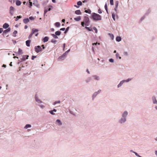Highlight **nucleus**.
<instances>
[{
  "mask_svg": "<svg viewBox=\"0 0 157 157\" xmlns=\"http://www.w3.org/2000/svg\"><path fill=\"white\" fill-rule=\"evenodd\" d=\"M128 113L127 111L124 110L121 113V117L118 120V123L121 124L125 123L127 119Z\"/></svg>",
  "mask_w": 157,
  "mask_h": 157,
  "instance_id": "nucleus-1",
  "label": "nucleus"
},
{
  "mask_svg": "<svg viewBox=\"0 0 157 157\" xmlns=\"http://www.w3.org/2000/svg\"><path fill=\"white\" fill-rule=\"evenodd\" d=\"M90 23V20L89 18L87 16H85L84 17L83 21L81 23V25L82 26H88Z\"/></svg>",
  "mask_w": 157,
  "mask_h": 157,
  "instance_id": "nucleus-2",
  "label": "nucleus"
},
{
  "mask_svg": "<svg viewBox=\"0 0 157 157\" xmlns=\"http://www.w3.org/2000/svg\"><path fill=\"white\" fill-rule=\"evenodd\" d=\"M92 17L94 20L96 21L101 20V15L94 13H92Z\"/></svg>",
  "mask_w": 157,
  "mask_h": 157,
  "instance_id": "nucleus-3",
  "label": "nucleus"
},
{
  "mask_svg": "<svg viewBox=\"0 0 157 157\" xmlns=\"http://www.w3.org/2000/svg\"><path fill=\"white\" fill-rule=\"evenodd\" d=\"M53 8V7L52 6H48L44 7V16H45L46 13L48 11H50Z\"/></svg>",
  "mask_w": 157,
  "mask_h": 157,
  "instance_id": "nucleus-4",
  "label": "nucleus"
},
{
  "mask_svg": "<svg viewBox=\"0 0 157 157\" xmlns=\"http://www.w3.org/2000/svg\"><path fill=\"white\" fill-rule=\"evenodd\" d=\"M101 90H98L97 91L94 92L92 96V100H94L95 98L101 92Z\"/></svg>",
  "mask_w": 157,
  "mask_h": 157,
  "instance_id": "nucleus-5",
  "label": "nucleus"
},
{
  "mask_svg": "<svg viewBox=\"0 0 157 157\" xmlns=\"http://www.w3.org/2000/svg\"><path fill=\"white\" fill-rule=\"evenodd\" d=\"M15 8L13 6H10V7L9 13L11 16H13L14 12L15 11Z\"/></svg>",
  "mask_w": 157,
  "mask_h": 157,
  "instance_id": "nucleus-6",
  "label": "nucleus"
},
{
  "mask_svg": "<svg viewBox=\"0 0 157 157\" xmlns=\"http://www.w3.org/2000/svg\"><path fill=\"white\" fill-rule=\"evenodd\" d=\"M92 78L94 80L99 81L100 80V77L97 75H94L92 76Z\"/></svg>",
  "mask_w": 157,
  "mask_h": 157,
  "instance_id": "nucleus-7",
  "label": "nucleus"
},
{
  "mask_svg": "<svg viewBox=\"0 0 157 157\" xmlns=\"http://www.w3.org/2000/svg\"><path fill=\"white\" fill-rule=\"evenodd\" d=\"M38 30L36 29H35L34 28L33 29H32L31 33L29 35V39H30L32 36L33 34L34 33L36 32H38Z\"/></svg>",
  "mask_w": 157,
  "mask_h": 157,
  "instance_id": "nucleus-8",
  "label": "nucleus"
},
{
  "mask_svg": "<svg viewBox=\"0 0 157 157\" xmlns=\"http://www.w3.org/2000/svg\"><path fill=\"white\" fill-rule=\"evenodd\" d=\"M34 49L35 52L36 53H38L42 51V48L40 46H35L34 48Z\"/></svg>",
  "mask_w": 157,
  "mask_h": 157,
  "instance_id": "nucleus-9",
  "label": "nucleus"
},
{
  "mask_svg": "<svg viewBox=\"0 0 157 157\" xmlns=\"http://www.w3.org/2000/svg\"><path fill=\"white\" fill-rule=\"evenodd\" d=\"M151 99L153 104H157V100L155 96H153L152 97Z\"/></svg>",
  "mask_w": 157,
  "mask_h": 157,
  "instance_id": "nucleus-10",
  "label": "nucleus"
},
{
  "mask_svg": "<svg viewBox=\"0 0 157 157\" xmlns=\"http://www.w3.org/2000/svg\"><path fill=\"white\" fill-rule=\"evenodd\" d=\"M66 56L65 55V53H63L62 56H60L58 58L59 60H64L66 57Z\"/></svg>",
  "mask_w": 157,
  "mask_h": 157,
  "instance_id": "nucleus-11",
  "label": "nucleus"
},
{
  "mask_svg": "<svg viewBox=\"0 0 157 157\" xmlns=\"http://www.w3.org/2000/svg\"><path fill=\"white\" fill-rule=\"evenodd\" d=\"M29 57L28 55H22L21 56V58L20 59L23 61H25L26 59H28Z\"/></svg>",
  "mask_w": 157,
  "mask_h": 157,
  "instance_id": "nucleus-12",
  "label": "nucleus"
},
{
  "mask_svg": "<svg viewBox=\"0 0 157 157\" xmlns=\"http://www.w3.org/2000/svg\"><path fill=\"white\" fill-rule=\"evenodd\" d=\"M35 98L36 101L38 103H41L42 102V101H41L38 98V96L37 95H35Z\"/></svg>",
  "mask_w": 157,
  "mask_h": 157,
  "instance_id": "nucleus-13",
  "label": "nucleus"
},
{
  "mask_svg": "<svg viewBox=\"0 0 157 157\" xmlns=\"http://www.w3.org/2000/svg\"><path fill=\"white\" fill-rule=\"evenodd\" d=\"M124 82H125L124 80L121 81L117 85V88H119L122 86Z\"/></svg>",
  "mask_w": 157,
  "mask_h": 157,
  "instance_id": "nucleus-14",
  "label": "nucleus"
},
{
  "mask_svg": "<svg viewBox=\"0 0 157 157\" xmlns=\"http://www.w3.org/2000/svg\"><path fill=\"white\" fill-rule=\"evenodd\" d=\"M33 5L38 8L40 7V5L38 3V1L37 0L34 1L33 2Z\"/></svg>",
  "mask_w": 157,
  "mask_h": 157,
  "instance_id": "nucleus-15",
  "label": "nucleus"
},
{
  "mask_svg": "<svg viewBox=\"0 0 157 157\" xmlns=\"http://www.w3.org/2000/svg\"><path fill=\"white\" fill-rule=\"evenodd\" d=\"M56 124L60 126L63 124L62 123L61 121L59 119H57L56 121Z\"/></svg>",
  "mask_w": 157,
  "mask_h": 157,
  "instance_id": "nucleus-16",
  "label": "nucleus"
},
{
  "mask_svg": "<svg viewBox=\"0 0 157 157\" xmlns=\"http://www.w3.org/2000/svg\"><path fill=\"white\" fill-rule=\"evenodd\" d=\"M14 52L18 54L19 55H22L23 53L22 50L21 48H20L18 49V52Z\"/></svg>",
  "mask_w": 157,
  "mask_h": 157,
  "instance_id": "nucleus-17",
  "label": "nucleus"
},
{
  "mask_svg": "<svg viewBox=\"0 0 157 157\" xmlns=\"http://www.w3.org/2000/svg\"><path fill=\"white\" fill-rule=\"evenodd\" d=\"M10 28H9L5 30L3 32V35H5L7 33L9 32L10 30Z\"/></svg>",
  "mask_w": 157,
  "mask_h": 157,
  "instance_id": "nucleus-18",
  "label": "nucleus"
},
{
  "mask_svg": "<svg viewBox=\"0 0 157 157\" xmlns=\"http://www.w3.org/2000/svg\"><path fill=\"white\" fill-rule=\"evenodd\" d=\"M57 110L56 109H54L52 110H50L49 111V113L52 115H55V114L53 112H56Z\"/></svg>",
  "mask_w": 157,
  "mask_h": 157,
  "instance_id": "nucleus-19",
  "label": "nucleus"
},
{
  "mask_svg": "<svg viewBox=\"0 0 157 157\" xmlns=\"http://www.w3.org/2000/svg\"><path fill=\"white\" fill-rule=\"evenodd\" d=\"M91 80V77H88L85 80V82L86 83H88L90 82Z\"/></svg>",
  "mask_w": 157,
  "mask_h": 157,
  "instance_id": "nucleus-20",
  "label": "nucleus"
},
{
  "mask_svg": "<svg viewBox=\"0 0 157 157\" xmlns=\"http://www.w3.org/2000/svg\"><path fill=\"white\" fill-rule=\"evenodd\" d=\"M25 42L26 45L28 47H29L30 46L31 40H28L26 41Z\"/></svg>",
  "mask_w": 157,
  "mask_h": 157,
  "instance_id": "nucleus-21",
  "label": "nucleus"
},
{
  "mask_svg": "<svg viewBox=\"0 0 157 157\" xmlns=\"http://www.w3.org/2000/svg\"><path fill=\"white\" fill-rule=\"evenodd\" d=\"M23 21L25 24H26L29 21V18H27L26 19H24Z\"/></svg>",
  "mask_w": 157,
  "mask_h": 157,
  "instance_id": "nucleus-22",
  "label": "nucleus"
},
{
  "mask_svg": "<svg viewBox=\"0 0 157 157\" xmlns=\"http://www.w3.org/2000/svg\"><path fill=\"white\" fill-rule=\"evenodd\" d=\"M9 25H8V24H7L6 23H5L2 26V27L4 29H6L7 28H8L9 27Z\"/></svg>",
  "mask_w": 157,
  "mask_h": 157,
  "instance_id": "nucleus-23",
  "label": "nucleus"
},
{
  "mask_svg": "<svg viewBox=\"0 0 157 157\" xmlns=\"http://www.w3.org/2000/svg\"><path fill=\"white\" fill-rule=\"evenodd\" d=\"M32 127V126L31 124H26L25 126V127H24V129H27L29 128H30L31 127Z\"/></svg>",
  "mask_w": 157,
  "mask_h": 157,
  "instance_id": "nucleus-24",
  "label": "nucleus"
},
{
  "mask_svg": "<svg viewBox=\"0 0 157 157\" xmlns=\"http://www.w3.org/2000/svg\"><path fill=\"white\" fill-rule=\"evenodd\" d=\"M26 5L28 6L30 8L31 7V6L32 5V2H27L26 3Z\"/></svg>",
  "mask_w": 157,
  "mask_h": 157,
  "instance_id": "nucleus-25",
  "label": "nucleus"
},
{
  "mask_svg": "<svg viewBox=\"0 0 157 157\" xmlns=\"http://www.w3.org/2000/svg\"><path fill=\"white\" fill-rule=\"evenodd\" d=\"M75 13L77 15H80L82 14L80 10H76L75 11Z\"/></svg>",
  "mask_w": 157,
  "mask_h": 157,
  "instance_id": "nucleus-26",
  "label": "nucleus"
},
{
  "mask_svg": "<svg viewBox=\"0 0 157 157\" xmlns=\"http://www.w3.org/2000/svg\"><path fill=\"white\" fill-rule=\"evenodd\" d=\"M74 19L75 21H78L81 20V17L80 16H78L77 17L75 18Z\"/></svg>",
  "mask_w": 157,
  "mask_h": 157,
  "instance_id": "nucleus-27",
  "label": "nucleus"
},
{
  "mask_svg": "<svg viewBox=\"0 0 157 157\" xmlns=\"http://www.w3.org/2000/svg\"><path fill=\"white\" fill-rule=\"evenodd\" d=\"M116 41L119 42L121 41V38L120 36H118L116 37Z\"/></svg>",
  "mask_w": 157,
  "mask_h": 157,
  "instance_id": "nucleus-28",
  "label": "nucleus"
},
{
  "mask_svg": "<svg viewBox=\"0 0 157 157\" xmlns=\"http://www.w3.org/2000/svg\"><path fill=\"white\" fill-rule=\"evenodd\" d=\"M49 38L47 36H46L44 37L43 40V42L44 43L47 42Z\"/></svg>",
  "mask_w": 157,
  "mask_h": 157,
  "instance_id": "nucleus-29",
  "label": "nucleus"
},
{
  "mask_svg": "<svg viewBox=\"0 0 157 157\" xmlns=\"http://www.w3.org/2000/svg\"><path fill=\"white\" fill-rule=\"evenodd\" d=\"M21 2L20 1L17 0L16 1V4L17 6H19L21 5Z\"/></svg>",
  "mask_w": 157,
  "mask_h": 157,
  "instance_id": "nucleus-30",
  "label": "nucleus"
},
{
  "mask_svg": "<svg viewBox=\"0 0 157 157\" xmlns=\"http://www.w3.org/2000/svg\"><path fill=\"white\" fill-rule=\"evenodd\" d=\"M145 18V16L144 15L143 16H142L140 19L139 21V22L140 23Z\"/></svg>",
  "mask_w": 157,
  "mask_h": 157,
  "instance_id": "nucleus-31",
  "label": "nucleus"
},
{
  "mask_svg": "<svg viewBox=\"0 0 157 157\" xmlns=\"http://www.w3.org/2000/svg\"><path fill=\"white\" fill-rule=\"evenodd\" d=\"M132 79V78H129L126 80H124L125 82H128L131 81Z\"/></svg>",
  "mask_w": 157,
  "mask_h": 157,
  "instance_id": "nucleus-32",
  "label": "nucleus"
},
{
  "mask_svg": "<svg viewBox=\"0 0 157 157\" xmlns=\"http://www.w3.org/2000/svg\"><path fill=\"white\" fill-rule=\"evenodd\" d=\"M51 35L55 39H58V37L56 34H51Z\"/></svg>",
  "mask_w": 157,
  "mask_h": 157,
  "instance_id": "nucleus-33",
  "label": "nucleus"
},
{
  "mask_svg": "<svg viewBox=\"0 0 157 157\" xmlns=\"http://www.w3.org/2000/svg\"><path fill=\"white\" fill-rule=\"evenodd\" d=\"M61 32L59 31H57L55 33V34H56L57 36H59L61 34Z\"/></svg>",
  "mask_w": 157,
  "mask_h": 157,
  "instance_id": "nucleus-34",
  "label": "nucleus"
},
{
  "mask_svg": "<svg viewBox=\"0 0 157 157\" xmlns=\"http://www.w3.org/2000/svg\"><path fill=\"white\" fill-rule=\"evenodd\" d=\"M17 32L16 30H15L13 33V35L14 37H16V34L17 33Z\"/></svg>",
  "mask_w": 157,
  "mask_h": 157,
  "instance_id": "nucleus-35",
  "label": "nucleus"
},
{
  "mask_svg": "<svg viewBox=\"0 0 157 157\" xmlns=\"http://www.w3.org/2000/svg\"><path fill=\"white\" fill-rule=\"evenodd\" d=\"M61 102V101H55L53 103V105H55L57 104H59Z\"/></svg>",
  "mask_w": 157,
  "mask_h": 157,
  "instance_id": "nucleus-36",
  "label": "nucleus"
},
{
  "mask_svg": "<svg viewBox=\"0 0 157 157\" xmlns=\"http://www.w3.org/2000/svg\"><path fill=\"white\" fill-rule=\"evenodd\" d=\"M116 57L117 58H118L120 59H121V57L120 56L119 54L118 53H117L116 54Z\"/></svg>",
  "mask_w": 157,
  "mask_h": 157,
  "instance_id": "nucleus-37",
  "label": "nucleus"
},
{
  "mask_svg": "<svg viewBox=\"0 0 157 157\" xmlns=\"http://www.w3.org/2000/svg\"><path fill=\"white\" fill-rule=\"evenodd\" d=\"M109 36L111 38L112 40H113L114 36L113 34L111 33H109Z\"/></svg>",
  "mask_w": 157,
  "mask_h": 157,
  "instance_id": "nucleus-38",
  "label": "nucleus"
},
{
  "mask_svg": "<svg viewBox=\"0 0 157 157\" xmlns=\"http://www.w3.org/2000/svg\"><path fill=\"white\" fill-rule=\"evenodd\" d=\"M60 24L59 22H57L55 23V25L57 27H59L60 26Z\"/></svg>",
  "mask_w": 157,
  "mask_h": 157,
  "instance_id": "nucleus-39",
  "label": "nucleus"
},
{
  "mask_svg": "<svg viewBox=\"0 0 157 157\" xmlns=\"http://www.w3.org/2000/svg\"><path fill=\"white\" fill-rule=\"evenodd\" d=\"M104 7H105V10H106L107 13H108V9H107V5L106 3H105V5Z\"/></svg>",
  "mask_w": 157,
  "mask_h": 157,
  "instance_id": "nucleus-40",
  "label": "nucleus"
},
{
  "mask_svg": "<svg viewBox=\"0 0 157 157\" xmlns=\"http://www.w3.org/2000/svg\"><path fill=\"white\" fill-rule=\"evenodd\" d=\"M85 12L86 13H88L89 14L91 13V11L90 9H88L87 10H85Z\"/></svg>",
  "mask_w": 157,
  "mask_h": 157,
  "instance_id": "nucleus-41",
  "label": "nucleus"
},
{
  "mask_svg": "<svg viewBox=\"0 0 157 157\" xmlns=\"http://www.w3.org/2000/svg\"><path fill=\"white\" fill-rule=\"evenodd\" d=\"M85 28L86 29L88 30L89 31H90L92 30V29L91 28H89L86 26L85 27Z\"/></svg>",
  "mask_w": 157,
  "mask_h": 157,
  "instance_id": "nucleus-42",
  "label": "nucleus"
},
{
  "mask_svg": "<svg viewBox=\"0 0 157 157\" xmlns=\"http://www.w3.org/2000/svg\"><path fill=\"white\" fill-rule=\"evenodd\" d=\"M115 6L116 8H117L118 6V1H117L115 2Z\"/></svg>",
  "mask_w": 157,
  "mask_h": 157,
  "instance_id": "nucleus-43",
  "label": "nucleus"
},
{
  "mask_svg": "<svg viewBox=\"0 0 157 157\" xmlns=\"http://www.w3.org/2000/svg\"><path fill=\"white\" fill-rule=\"evenodd\" d=\"M115 14L114 13H112V17L113 18V20L114 21H115Z\"/></svg>",
  "mask_w": 157,
  "mask_h": 157,
  "instance_id": "nucleus-44",
  "label": "nucleus"
},
{
  "mask_svg": "<svg viewBox=\"0 0 157 157\" xmlns=\"http://www.w3.org/2000/svg\"><path fill=\"white\" fill-rule=\"evenodd\" d=\"M21 16H17L15 19V21H18L19 19L21 18Z\"/></svg>",
  "mask_w": 157,
  "mask_h": 157,
  "instance_id": "nucleus-45",
  "label": "nucleus"
},
{
  "mask_svg": "<svg viewBox=\"0 0 157 157\" xmlns=\"http://www.w3.org/2000/svg\"><path fill=\"white\" fill-rule=\"evenodd\" d=\"M77 4L78 6H81L82 5V2L81 1H79L77 2Z\"/></svg>",
  "mask_w": 157,
  "mask_h": 157,
  "instance_id": "nucleus-46",
  "label": "nucleus"
},
{
  "mask_svg": "<svg viewBox=\"0 0 157 157\" xmlns=\"http://www.w3.org/2000/svg\"><path fill=\"white\" fill-rule=\"evenodd\" d=\"M109 61L110 62L113 63L114 62V60L113 59H109Z\"/></svg>",
  "mask_w": 157,
  "mask_h": 157,
  "instance_id": "nucleus-47",
  "label": "nucleus"
},
{
  "mask_svg": "<svg viewBox=\"0 0 157 157\" xmlns=\"http://www.w3.org/2000/svg\"><path fill=\"white\" fill-rule=\"evenodd\" d=\"M57 42V41L54 39H52L51 40V42L54 44H55Z\"/></svg>",
  "mask_w": 157,
  "mask_h": 157,
  "instance_id": "nucleus-48",
  "label": "nucleus"
},
{
  "mask_svg": "<svg viewBox=\"0 0 157 157\" xmlns=\"http://www.w3.org/2000/svg\"><path fill=\"white\" fill-rule=\"evenodd\" d=\"M69 27H68L67 28L65 31L64 32V33L65 34L67 33V32L68 31V30L69 29Z\"/></svg>",
  "mask_w": 157,
  "mask_h": 157,
  "instance_id": "nucleus-49",
  "label": "nucleus"
},
{
  "mask_svg": "<svg viewBox=\"0 0 157 157\" xmlns=\"http://www.w3.org/2000/svg\"><path fill=\"white\" fill-rule=\"evenodd\" d=\"M110 4L111 5H113V0H110Z\"/></svg>",
  "mask_w": 157,
  "mask_h": 157,
  "instance_id": "nucleus-50",
  "label": "nucleus"
},
{
  "mask_svg": "<svg viewBox=\"0 0 157 157\" xmlns=\"http://www.w3.org/2000/svg\"><path fill=\"white\" fill-rule=\"evenodd\" d=\"M93 29L95 30V33H98V30L95 27H93Z\"/></svg>",
  "mask_w": 157,
  "mask_h": 157,
  "instance_id": "nucleus-51",
  "label": "nucleus"
},
{
  "mask_svg": "<svg viewBox=\"0 0 157 157\" xmlns=\"http://www.w3.org/2000/svg\"><path fill=\"white\" fill-rule=\"evenodd\" d=\"M70 51V49H69L67 51H66L64 53H65V55L67 56V54H68V53Z\"/></svg>",
  "mask_w": 157,
  "mask_h": 157,
  "instance_id": "nucleus-52",
  "label": "nucleus"
},
{
  "mask_svg": "<svg viewBox=\"0 0 157 157\" xmlns=\"http://www.w3.org/2000/svg\"><path fill=\"white\" fill-rule=\"evenodd\" d=\"M38 105L42 109H43L45 108V106L44 105Z\"/></svg>",
  "mask_w": 157,
  "mask_h": 157,
  "instance_id": "nucleus-53",
  "label": "nucleus"
},
{
  "mask_svg": "<svg viewBox=\"0 0 157 157\" xmlns=\"http://www.w3.org/2000/svg\"><path fill=\"white\" fill-rule=\"evenodd\" d=\"M134 154H135V155H136V156H137L138 157H142L140 155L137 153H136V152H135L134 153Z\"/></svg>",
  "mask_w": 157,
  "mask_h": 157,
  "instance_id": "nucleus-54",
  "label": "nucleus"
},
{
  "mask_svg": "<svg viewBox=\"0 0 157 157\" xmlns=\"http://www.w3.org/2000/svg\"><path fill=\"white\" fill-rule=\"evenodd\" d=\"M123 54H124V55H125V56H128V52H124Z\"/></svg>",
  "mask_w": 157,
  "mask_h": 157,
  "instance_id": "nucleus-55",
  "label": "nucleus"
},
{
  "mask_svg": "<svg viewBox=\"0 0 157 157\" xmlns=\"http://www.w3.org/2000/svg\"><path fill=\"white\" fill-rule=\"evenodd\" d=\"M9 1L12 3H14L15 2V0H9Z\"/></svg>",
  "mask_w": 157,
  "mask_h": 157,
  "instance_id": "nucleus-56",
  "label": "nucleus"
},
{
  "mask_svg": "<svg viewBox=\"0 0 157 157\" xmlns=\"http://www.w3.org/2000/svg\"><path fill=\"white\" fill-rule=\"evenodd\" d=\"M65 45H66V44L65 43H64L63 44V50L64 51V50H65Z\"/></svg>",
  "mask_w": 157,
  "mask_h": 157,
  "instance_id": "nucleus-57",
  "label": "nucleus"
},
{
  "mask_svg": "<svg viewBox=\"0 0 157 157\" xmlns=\"http://www.w3.org/2000/svg\"><path fill=\"white\" fill-rule=\"evenodd\" d=\"M98 12L100 14H101L102 13V11L100 9L98 10Z\"/></svg>",
  "mask_w": 157,
  "mask_h": 157,
  "instance_id": "nucleus-58",
  "label": "nucleus"
},
{
  "mask_svg": "<svg viewBox=\"0 0 157 157\" xmlns=\"http://www.w3.org/2000/svg\"><path fill=\"white\" fill-rule=\"evenodd\" d=\"M29 19H30L31 20H33L34 19V18L32 17H29Z\"/></svg>",
  "mask_w": 157,
  "mask_h": 157,
  "instance_id": "nucleus-59",
  "label": "nucleus"
},
{
  "mask_svg": "<svg viewBox=\"0 0 157 157\" xmlns=\"http://www.w3.org/2000/svg\"><path fill=\"white\" fill-rule=\"evenodd\" d=\"M65 28H61L60 29V31H64L65 30Z\"/></svg>",
  "mask_w": 157,
  "mask_h": 157,
  "instance_id": "nucleus-60",
  "label": "nucleus"
},
{
  "mask_svg": "<svg viewBox=\"0 0 157 157\" xmlns=\"http://www.w3.org/2000/svg\"><path fill=\"white\" fill-rule=\"evenodd\" d=\"M36 57V56H32V59L33 60L34 59V58H35Z\"/></svg>",
  "mask_w": 157,
  "mask_h": 157,
  "instance_id": "nucleus-61",
  "label": "nucleus"
},
{
  "mask_svg": "<svg viewBox=\"0 0 157 157\" xmlns=\"http://www.w3.org/2000/svg\"><path fill=\"white\" fill-rule=\"evenodd\" d=\"M3 31V29L0 28V33H1Z\"/></svg>",
  "mask_w": 157,
  "mask_h": 157,
  "instance_id": "nucleus-62",
  "label": "nucleus"
},
{
  "mask_svg": "<svg viewBox=\"0 0 157 157\" xmlns=\"http://www.w3.org/2000/svg\"><path fill=\"white\" fill-rule=\"evenodd\" d=\"M18 61L19 62H18V64H19L20 63H21L22 61H22L20 59H19L18 60Z\"/></svg>",
  "mask_w": 157,
  "mask_h": 157,
  "instance_id": "nucleus-63",
  "label": "nucleus"
},
{
  "mask_svg": "<svg viewBox=\"0 0 157 157\" xmlns=\"http://www.w3.org/2000/svg\"><path fill=\"white\" fill-rule=\"evenodd\" d=\"M155 110H156V111H157V105H156L155 106Z\"/></svg>",
  "mask_w": 157,
  "mask_h": 157,
  "instance_id": "nucleus-64",
  "label": "nucleus"
}]
</instances>
